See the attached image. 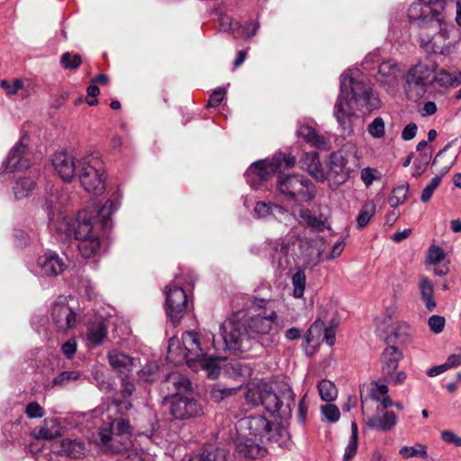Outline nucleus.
I'll list each match as a JSON object with an SVG mask.
<instances>
[{
    "mask_svg": "<svg viewBox=\"0 0 461 461\" xmlns=\"http://www.w3.org/2000/svg\"><path fill=\"white\" fill-rule=\"evenodd\" d=\"M116 207L112 201H107L97 212V220L93 223L85 214H79L74 225L73 233L77 240L98 235L97 223L104 229H109L110 216Z\"/></svg>",
    "mask_w": 461,
    "mask_h": 461,
    "instance_id": "6e6552de",
    "label": "nucleus"
},
{
    "mask_svg": "<svg viewBox=\"0 0 461 461\" xmlns=\"http://www.w3.org/2000/svg\"><path fill=\"white\" fill-rule=\"evenodd\" d=\"M348 162L345 149L333 152L330 156L328 162L330 175H335L338 177L337 183L339 184L346 182L348 177V171L347 170Z\"/></svg>",
    "mask_w": 461,
    "mask_h": 461,
    "instance_id": "5701e85b",
    "label": "nucleus"
},
{
    "mask_svg": "<svg viewBox=\"0 0 461 461\" xmlns=\"http://www.w3.org/2000/svg\"><path fill=\"white\" fill-rule=\"evenodd\" d=\"M318 391L321 400L324 402H332L338 396L336 385L330 380H321L318 384Z\"/></svg>",
    "mask_w": 461,
    "mask_h": 461,
    "instance_id": "c03bdc74",
    "label": "nucleus"
},
{
    "mask_svg": "<svg viewBox=\"0 0 461 461\" xmlns=\"http://www.w3.org/2000/svg\"><path fill=\"white\" fill-rule=\"evenodd\" d=\"M259 28L258 22L249 23L248 24L241 26L239 22H230L228 23V29L231 30L234 33L235 38L244 37L247 40L252 38Z\"/></svg>",
    "mask_w": 461,
    "mask_h": 461,
    "instance_id": "f704fd0d",
    "label": "nucleus"
},
{
    "mask_svg": "<svg viewBox=\"0 0 461 461\" xmlns=\"http://www.w3.org/2000/svg\"><path fill=\"white\" fill-rule=\"evenodd\" d=\"M35 183L30 177H23L17 180L14 186V193L17 199L28 196L34 189Z\"/></svg>",
    "mask_w": 461,
    "mask_h": 461,
    "instance_id": "a18cd8bd",
    "label": "nucleus"
},
{
    "mask_svg": "<svg viewBox=\"0 0 461 461\" xmlns=\"http://www.w3.org/2000/svg\"><path fill=\"white\" fill-rule=\"evenodd\" d=\"M354 102L340 91L334 105L333 114L344 134L350 135L354 131L357 114L354 111Z\"/></svg>",
    "mask_w": 461,
    "mask_h": 461,
    "instance_id": "f8f14e48",
    "label": "nucleus"
},
{
    "mask_svg": "<svg viewBox=\"0 0 461 461\" xmlns=\"http://www.w3.org/2000/svg\"><path fill=\"white\" fill-rule=\"evenodd\" d=\"M445 258L444 250L436 245H432L429 247L427 255V261L429 264L436 265L441 262Z\"/></svg>",
    "mask_w": 461,
    "mask_h": 461,
    "instance_id": "13d9d810",
    "label": "nucleus"
},
{
    "mask_svg": "<svg viewBox=\"0 0 461 461\" xmlns=\"http://www.w3.org/2000/svg\"><path fill=\"white\" fill-rule=\"evenodd\" d=\"M399 72L400 69L395 61H384L378 68L376 78L382 84H395L397 82Z\"/></svg>",
    "mask_w": 461,
    "mask_h": 461,
    "instance_id": "c85d7f7f",
    "label": "nucleus"
},
{
    "mask_svg": "<svg viewBox=\"0 0 461 461\" xmlns=\"http://www.w3.org/2000/svg\"><path fill=\"white\" fill-rule=\"evenodd\" d=\"M107 329L104 321L99 320L91 323L88 327L87 339L93 344H100L106 337Z\"/></svg>",
    "mask_w": 461,
    "mask_h": 461,
    "instance_id": "58836bf2",
    "label": "nucleus"
},
{
    "mask_svg": "<svg viewBox=\"0 0 461 461\" xmlns=\"http://www.w3.org/2000/svg\"><path fill=\"white\" fill-rule=\"evenodd\" d=\"M77 249L82 257L89 258L100 249L99 235L77 240Z\"/></svg>",
    "mask_w": 461,
    "mask_h": 461,
    "instance_id": "c9c22d12",
    "label": "nucleus"
},
{
    "mask_svg": "<svg viewBox=\"0 0 461 461\" xmlns=\"http://www.w3.org/2000/svg\"><path fill=\"white\" fill-rule=\"evenodd\" d=\"M398 422L397 415L391 411H380V407L376 408V413L367 417L366 423L371 429L380 432L392 430Z\"/></svg>",
    "mask_w": 461,
    "mask_h": 461,
    "instance_id": "aec40b11",
    "label": "nucleus"
},
{
    "mask_svg": "<svg viewBox=\"0 0 461 461\" xmlns=\"http://www.w3.org/2000/svg\"><path fill=\"white\" fill-rule=\"evenodd\" d=\"M203 407L198 401L180 396L171 402L170 413L176 420L195 418L203 414Z\"/></svg>",
    "mask_w": 461,
    "mask_h": 461,
    "instance_id": "2eb2a0df",
    "label": "nucleus"
},
{
    "mask_svg": "<svg viewBox=\"0 0 461 461\" xmlns=\"http://www.w3.org/2000/svg\"><path fill=\"white\" fill-rule=\"evenodd\" d=\"M360 175L361 179L366 187H369L375 180L380 178L378 171L371 167L362 169Z\"/></svg>",
    "mask_w": 461,
    "mask_h": 461,
    "instance_id": "680f3d73",
    "label": "nucleus"
},
{
    "mask_svg": "<svg viewBox=\"0 0 461 461\" xmlns=\"http://www.w3.org/2000/svg\"><path fill=\"white\" fill-rule=\"evenodd\" d=\"M441 438L446 443L452 444L456 447H461V437L457 436L452 430L441 431Z\"/></svg>",
    "mask_w": 461,
    "mask_h": 461,
    "instance_id": "774afa93",
    "label": "nucleus"
},
{
    "mask_svg": "<svg viewBox=\"0 0 461 461\" xmlns=\"http://www.w3.org/2000/svg\"><path fill=\"white\" fill-rule=\"evenodd\" d=\"M25 413L30 419L42 418L44 416L42 407L36 402H30L26 406Z\"/></svg>",
    "mask_w": 461,
    "mask_h": 461,
    "instance_id": "69168bd1",
    "label": "nucleus"
},
{
    "mask_svg": "<svg viewBox=\"0 0 461 461\" xmlns=\"http://www.w3.org/2000/svg\"><path fill=\"white\" fill-rule=\"evenodd\" d=\"M266 387L267 384H265L250 385L245 395L246 402L252 406L261 405L264 396L263 393H265Z\"/></svg>",
    "mask_w": 461,
    "mask_h": 461,
    "instance_id": "37998d69",
    "label": "nucleus"
},
{
    "mask_svg": "<svg viewBox=\"0 0 461 461\" xmlns=\"http://www.w3.org/2000/svg\"><path fill=\"white\" fill-rule=\"evenodd\" d=\"M166 311L174 325L183 318L187 307L185 292L178 285H169L165 288Z\"/></svg>",
    "mask_w": 461,
    "mask_h": 461,
    "instance_id": "9b49d317",
    "label": "nucleus"
},
{
    "mask_svg": "<svg viewBox=\"0 0 461 461\" xmlns=\"http://www.w3.org/2000/svg\"><path fill=\"white\" fill-rule=\"evenodd\" d=\"M428 323L434 333H440L445 327V318L439 315H432Z\"/></svg>",
    "mask_w": 461,
    "mask_h": 461,
    "instance_id": "338daca9",
    "label": "nucleus"
},
{
    "mask_svg": "<svg viewBox=\"0 0 461 461\" xmlns=\"http://www.w3.org/2000/svg\"><path fill=\"white\" fill-rule=\"evenodd\" d=\"M420 295L425 303L426 308L429 311H433L436 308V301L433 298L434 288L432 283L428 277H421L419 283Z\"/></svg>",
    "mask_w": 461,
    "mask_h": 461,
    "instance_id": "e433bc0d",
    "label": "nucleus"
},
{
    "mask_svg": "<svg viewBox=\"0 0 461 461\" xmlns=\"http://www.w3.org/2000/svg\"><path fill=\"white\" fill-rule=\"evenodd\" d=\"M32 435L37 439L50 440L60 436V426L57 420H44L42 425L36 428Z\"/></svg>",
    "mask_w": 461,
    "mask_h": 461,
    "instance_id": "cd10ccee",
    "label": "nucleus"
},
{
    "mask_svg": "<svg viewBox=\"0 0 461 461\" xmlns=\"http://www.w3.org/2000/svg\"><path fill=\"white\" fill-rule=\"evenodd\" d=\"M79 376L78 371H64L52 380V386H63L71 381L77 380Z\"/></svg>",
    "mask_w": 461,
    "mask_h": 461,
    "instance_id": "5fc2aeb1",
    "label": "nucleus"
},
{
    "mask_svg": "<svg viewBox=\"0 0 461 461\" xmlns=\"http://www.w3.org/2000/svg\"><path fill=\"white\" fill-rule=\"evenodd\" d=\"M102 429H111L112 433L122 436V445H131V428L129 421L125 419H115L112 423L103 427Z\"/></svg>",
    "mask_w": 461,
    "mask_h": 461,
    "instance_id": "72a5a7b5",
    "label": "nucleus"
},
{
    "mask_svg": "<svg viewBox=\"0 0 461 461\" xmlns=\"http://www.w3.org/2000/svg\"><path fill=\"white\" fill-rule=\"evenodd\" d=\"M375 212V204L374 202L369 201L366 203L357 218V225L359 228H364L367 225L371 218Z\"/></svg>",
    "mask_w": 461,
    "mask_h": 461,
    "instance_id": "49530a36",
    "label": "nucleus"
},
{
    "mask_svg": "<svg viewBox=\"0 0 461 461\" xmlns=\"http://www.w3.org/2000/svg\"><path fill=\"white\" fill-rule=\"evenodd\" d=\"M411 23L420 29V45L427 52L450 54L449 25L446 22V0H418L408 9Z\"/></svg>",
    "mask_w": 461,
    "mask_h": 461,
    "instance_id": "f257e3e1",
    "label": "nucleus"
},
{
    "mask_svg": "<svg viewBox=\"0 0 461 461\" xmlns=\"http://www.w3.org/2000/svg\"><path fill=\"white\" fill-rule=\"evenodd\" d=\"M2 88H4L7 95H15L17 92L23 87V83L21 79H14L13 82L8 80H2L0 83Z\"/></svg>",
    "mask_w": 461,
    "mask_h": 461,
    "instance_id": "052dcab7",
    "label": "nucleus"
},
{
    "mask_svg": "<svg viewBox=\"0 0 461 461\" xmlns=\"http://www.w3.org/2000/svg\"><path fill=\"white\" fill-rule=\"evenodd\" d=\"M225 357H206V356L203 357V360L196 361V364H199L204 370L207 372V375L215 379L218 377L221 372L220 362L223 361Z\"/></svg>",
    "mask_w": 461,
    "mask_h": 461,
    "instance_id": "ea45409f",
    "label": "nucleus"
},
{
    "mask_svg": "<svg viewBox=\"0 0 461 461\" xmlns=\"http://www.w3.org/2000/svg\"><path fill=\"white\" fill-rule=\"evenodd\" d=\"M432 83L438 84L444 88L456 87L461 84V72L450 73L445 69H440L431 76Z\"/></svg>",
    "mask_w": 461,
    "mask_h": 461,
    "instance_id": "2f4dec72",
    "label": "nucleus"
},
{
    "mask_svg": "<svg viewBox=\"0 0 461 461\" xmlns=\"http://www.w3.org/2000/svg\"><path fill=\"white\" fill-rule=\"evenodd\" d=\"M440 183H441L440 176H437L433 177L430 180L429 184L422 190L421 195H420V200L423 203L429 202L430 200L434 191L438 187Z\"/></svg>",
    "mask_w": 461,
    "mask_h": 461,
    "instance_id": "4d7b16f0",
    "label": "nucleus"
},
{
    "mask_svg": "<svg viewBox=\"0 0 461 461\" xmlns=\"http://www.w3.org/2000/svg\"><path fill=\"white\" fill-rule=\"evenodd\" d=\"M409 184L404 182L397 185L392 190V194L388 198V203L393 208H396L403 204L408 199Z\"/></svg>",
    "mask_w": 461,
    "mask_h": 461,
    "instance_id": "a19ab883",
    "label": "nucleus"
},
{
    "mask_svg": "<svg viewBox=\"0 0 461 461\" xmlns=\"http://www.w3.org/2000/svg\"><path fill=\"white\" fill-rule=\"evenodd\" d=\"M292 283L294 286V295L296 298H301L303 295L305 284H306V276L303 271L299 270L294 274L292 277Z\"/></svg>",
    "mask_w": 461,
    "mask_h": 461,
    "instance_id": "3c124183",
    "label": "nucleus"
},
{
    "mask_svg": "<svg viewBox=\"0 0 461 461\" xmlns=\"http://www.w3.org/2000/svg\"><path fill=\"white\" fill-rule=\"evenodd\" d=\"M37 267L42 276H56L67 268V260L57 253L48 252L39 257Z\"/></svg>",
    "mask_w": 461,
    "mask_h": 461,
    "instance_id": "f3484780",
    "label": "nucleus"
},
{
    "mask_svg": "<svg viewBox=\"0 0 461 461\" xmlns=\"http://www.w3.org/2000/svg\"><path fill=\"white\" fill-rule=\"evenodd\" d=\"M281 207L272 203H267L265 202H259L256 204L254 212L258 217H266L273 212V210L281 211Z\"/></svg>",
    "mask_w": 461,
    "mask_h": 461,
    "instance_id": "bf43d9fd",
    "label": "nucleus"
},
{
    "mask_svg": "<svg viewBox=\"0 0 461 461\" xmlns=\"http://www.w3.org/2000/svg\"><path fill=\"white\" fill-rule=\"evenodd\" d=\"M237 431L242 432L261 441L271 439L272 424L263 415L249 416L237 422Z\"/></svg>",
    "mask_w": 461,
    "mask_h": 461,
    "instance_id": "ddd939ff",
    "label": "nucleus"
},
{
    "mask_svg": "<svg viewBox=\"0 0 461 461\" xmlns=\"http://www.w3.org/2000/svg\"><path fill=\"white\" fill-rule=\"evenodd\" d=\"M238 436L235 439L236 450L245 457L258 458L264 455L265 450L261 448L260 443L263 441L253 437L244 435L237 431Z\"/></svg>",
    "mask_w": 461,
    "mask_h": 461,
    "instance_id": "412c9836",
    "label": "nucleus"
},
{
    "mask_svg": "<svg viewBox=\"0 0 461 461\" xmlns=\"http://www.w3.org/2000/svg\"><path fill=\"white\" fill-rule=\"evenodd\" d=\"M50 228L55 229L59 233H65L66 235L69 236L72 232L70 223L62 213H59L57 219L50 217Z\"/></svg>",
    "mask_w": 461,
    "mask_h": 461,
    "instance_id": "8fccbe9b",
    "label": "nucleus"
},
{
    "mask_svg": "<svg viewBox=\"0 0 461 461\" xmlns=\"http://www.w3.org/2000/svg\"><path fill=\"white\" fill-rule=\"evenodd\" d=\"M295 164V158L291 156L279 155L274 158L271 161H258L253 164L252 167L257 171L258 176L261 179H267V176L279 170L283 165L285 167H293Z\"/></svg>",
    "mask_w": 461,
    "mask_h": 461,
    "instance_id": "6ab92c4d",
    "label": "nucleus"
},
{
    "mask_svg": "<svg viewBox=\"0 0 461 461\" xmlns=\"http://www.w3.org/2000/svg\"><path fill=\"white\" fill-rule=\"evenodd\" d=\"M298 135L312 147L323 150L330 149L329 141L325 137L318 134L317 131L310 126L301 127L298 131Z\"/></svg>",
    "mask_w": 461,
    "mask_h": 461,
    "instance_id": "473e14b6",
    "label": "nucleus"
},
{
    "mask_svg": "<svg viewBox=\"0 0 461 461\" xmlns=\"http://www.w3.org/2000/svg\"><path fill=\"white\" fill-rule=\"evenodd\" d=\"M60 64L65 69L75 70L82 64V58L79 54L67 51L61 55Z\"/></svg>",
    "mask_w": 461,
    "mask_h": 461,
    "instance_id": "09e8293b",
    "label": "nucleus"
},
{
    "mask_svg": "<svg viewBox=\"0 0 461 461\" xmlns=\"http://www.w3.org/2000/svg\"><path fill=\"white\" fill-rule=\"evenodd\" d=\"M77 176L86 192L95 194L104 192L106 176L104 163L97 156L88 154L77 162Z\"/></svg>",
    "mask_w": 461,
    "mask_h": 461,
    "instance_id": "f03ea898",
    "label": "nucleus"
},
{
    "mask_svg": "<svg viewBox=\"0 0 461 461\" xmlns=\"http://www.w3.org/2000/svg\"><path fill=\"white\" fill-rule=\"evenodd\" d=\"M204 356H206V347L201 340L200 335L194 330L183 333L182 346L174 345L173 342L168 345V357L176 362L185 360L189 366H193L196 361L203 360Z\"/></svg>",
    "mask_w": 461,
    "mask_h": 461,
    "instance_id": "7ed1b4c3",
    "label": "nucleus"
},
{
    "mask_svg": "<svg viewBox=\"0 0 461 461\" xmlns=\"http://www.w3.org/2000/svg\"><path fill=\"white\" fill-rule=\"evenodd\" d=\"M402 358L401 350L394 347L385 348L381 355L382 375L384 381H390Z\"/></svg>",
    "mask_w": 461,
    "mask_h": 461,
    "instance_id": "4be33fe9",
    "label": "nucleus"
},
{
    "mask_svg": "<svg viewBox=\"0 0 461 461\" xmlns=\"http://www.w3.org/2000/svg\"><path fill=\"white\" fill-rule=\"evenodd\" d=\"M400 454L404 458L412 456H420L423 458L428 457L427 447L422 444H416L413 447H403L400 449Z\"/></svg>",
    "mask_w": 461,
    "mask_h": 461,
    "instance_id": "603ef678",
    "label": "nucleus"
},
{
    "mask_svg": "<svg viewBox=\"0 0 461 461\" xmlns=\"http://www.w3.org/2000/svg\"><path fill=\"white\" fill-rule=\"evenodd\" d=\"M226 95V89L224 87H219L213 91L210 95L207 107H217L222 102Z\"/></svg>",
    "mask_w": 461,
    "mask_h": 461,
    "instance_id": "0e129e2a",
    "label": "nucleus"
},
{
    "mask_svg": "<svg viewBox=\"0 0 461 461\" xmlns=\"http://www.w3.org/2000/svg\"><path fill=\"white\" fill-rule=\"evenodd\" d=\"M52 165L59 176L66 182H70L77 172L75 158L68 152H57L52 158Z\"/></svg>",
    "mask_w": 461,
    "mask_h": 461,
    "instance_id": "a211bd4d",
    "label": "nucleus"
},
{
    "mask_svg": "<svg viewBox=\"0 0 461 461\" xmlns=\"http://www.w3.org/2000/svg\"><path fill=\"white\" fill-rule=\"evenodd\" d=\"M160 391L165 398H177L191 391V383L182 374L173 372L162 381Z\"/></svg>",
    "mask_w": 461,
    "mask_h": 461,
    "instance_id": "dca6fc26",
    "label": "nucleus"
},
{
    "mask_svg": "<svg viewBox=\"0 0 461 461\" xmlns=\"http://www.w3.org/2000/svg\"><path fill=\"white\" fill-rule=\"evenodd\" d=\"M413 330L405 321L394 322L387 336L388 341H398L399 343H408L411 340Z\"/></svg>",
    "mask_w": 461,
    "mask_h": 461,
    "instance_id": "bb28decb",
    "label": "nucleus"
},
{
    "mask_svg": "<svg viewBox=\"0 0 461 461\" xmlns=\"http://www.w3.org/2000/svg\"><path fill=\"white\" fill-rule=\"evenodd\" d=\"M368 133L375 139H381L385 134V125L382 117H375L367 127Z\"/></svg>",
    "mask_w": 461,
    "mask_h": 461,
    "instance_id": "864d4df0",
    "label": "nucleus"
},
{
    "mask_svg": "<svg viewBox=\"0 0 461 461\" xmlns=\"http://www.w3.org/2000/svg\"><path fill=\"white\" fill-rule=\"evenodd\" d=\"M236 393V388H228L220 384H215L210 391V397L215 402H220L225 398L234 395Z\"/></svg>",
    "mask_w": 461,
    "mask_h": 461,
    "instance_id": "de8ad7c7",
    "label": "nucleus"
},
{
    "mask_svg": "<svg viewBox=\"0 0 461 461\" xmlns=\"http://www.w3.org/2000/svg\"><path fill=\"white\" fill-rule=\"evenodd\" d=\"M108 361L112 368L122 374L128 373L133 366V358L116 349L108 353Z\"/></svg>",
    "mask_w": 461,
    "mask_h": 461,
    "instance_id": "c756f323",
    "label": "nucleus"
},
{
    "mask_svg": "<svg viewBox=\"0 0 461 461\" xmlns=\"http://www.w3.org/2000/svg\"><path fill=\"white\" fill-rule=\"evenodd\" d=\"M248 328L252 339L270 336L262 342L264 347H269L274 341L271 332L277 331V314L275 311L258 312L249 319Z\"/></svg>",
    "mask_w": 461,
    "mask_h": 461,
    "instance_id": "9d476101",
    "label": "nucleus"
},
{
    "mask_svg": "<svg viewBox=\"0 0 461 461\" xmlns=\"http://www.w3.org/2000/svg\"><path fill=\"white\" fill-rule=\"evenodd\" d=\"M301 167L319 181H324L326 178L317 152L305 153L301 160Z\"/></svg>",
    "mask_w": 461,
    "mask_h": 461,
    "instance_id": "a878e982",
    "label": "nucleus"
},
{
    "mask_svg": "<svg viewBox=\"0 0 461 461\" xmlns=\"http://www.w3.org/2000/svg\"><path fill=\"white\" fill-rule=\"evenodd\" d=\"M190 461H226V451L223 448L210 446Z\"/></svg>",
    "mask_w": 461,
    "mask_h": 461,
    "instance_id": "4c0bfd02",
    "label": "nucleus"
},
{
    "mask_svg": "<svg viewBox=\"0 0 461 461\" xmlns=\"http://www.w3.org/2000/svg\"><path fill=\"white\" fill-rule=\"evenodd\" d=\"M321 411L323 417L330 422H336L339 420L340 412L335 404L329 403L322 405Z\"/></svg>",
    "mask_w": 461,
    "mask_h": 461,
    "instance_id": "6e6d98bb",
    "label": "nucleus"
},
{
    "mask_svg": "<svg viewBox=\"0 0 461 461\" xmlns=\"http://www.w3.org/2000/svg\"><path fill=\"white\" fill-rule=\"evenodd\" d=\"M108 429H100L98 436L102 444V447L105 451L112 453H121L128 449L131 445H122V436L116 435L111 432Z\"/></svg>",
    "mask_w": 461,
    "mask_h": 461,
    "instance_id": "393cba45",
    "label": "nucleus"
},
{
    "mask_svg": "<svg viewBox=\"0 0 461 461\" xmlns=\"http://www.w3.org/2000/svg\"><path fill=\"white\" fill-rule=\"evenodd\" d=\"M340 91L349 97L357 106H366L369 110L379 107V100L367 82L354 78L349 72L340 77Z\"/></svg>",
    "mask_w": 461,
    "mask_h": 461,
    "instance_id": "20e7f679",
    "label": "nucleus"
},
{
    "mask_svg": "<svg viewBox=\"0 0 461 461\" xmlns=\"http://www.w3.org/2000/svg\"><path fill=\"white\" fill-rule=\"evenodd\" d=\"M263 395L261 405H263L268 412L277 414L282 419H286L291 416L295 395L290 387L285 385L279 388L277 392H274L267 384Z\"/></svg>",
    "mask_w": 461,
    "mask_h": 461,
    "instance_id": "0eeeda50",
    "label": "nucleus"
},
{
    "mask_svg": "<svg viewBox=\"0 0 461 461\" xmlns=\"http://www.w3.org/2000/svg\"><path fill=\"white\" fill-rule=\"evenodd\" d=\"M300 223L305 225L314 231H323L328 228L327 218L320 215L316 217L309 209L303 208L299 212Z\"/></svg>",
    "mask_w": 461,
    "mask_h": 461,
    "instance_id": "7c9ffc66",
    "label": "nucleus"
},
{
    "mask_svg": "<svg viewBox=\"0 0 461 461\" xmlns=\"http://www.w3.org/2000/svg\"><path fill=\"white\" fill-rule=\"evenodd\" d=\"M370 396L375 401H379L380 398L387 394L388 386L385 384L375 382L371 384Z\"/></svg>",
    "mask_w": 461,
    "mask_h": 461,
    "instance_id": "e2e57ef3",
    "label": "nucleus"
},
{
    "mask_svg": "<svg viewBox=\"0 0 461 461\" xmlns=\"http://www.w3.org/2000/svg\"><path fill=\"white\" fill-rule=\"evenodd\" d=\"M27 156V146L23 143H17L10 151L5 162V167L7 171L25 169L29 167Z\"/></svg>",
    "mask_w": 461,
    "mask_h": 461,
    "instance_id": "b1692460",
    "label": "nucleus"
},
{
    "mask_svg": "<svg viewBox=\"0 0 461 461\" xmlns=\"http://www.w3.org/2000/svg\"><path fill=\"white\" fill-rule=\"evenodd\" d=\"M59 452L73 458H78L84 453V446L76 440L65 438L60 441Z\"/></svg>",
    "mask_w": 461,
    "mask_h": 461,
    "instance_id": "79ce46f5",
    "label": "nucleus"
},
{
    "mask_svg": "<svg viewBox=\"0 0 461 461\" xmlns=\"http://www.w3.org/2000/svg\"><path fill=\"white\" fill-rule=\"evenodd\" d=\"M276 187L285 199L296 203H307L315 197L314 185L302 175L294 174L282 177Z\"/></svg>",
    "mask_w": 461,
    "mask_h": 461,
    "instance_id": "423d86ee",
    "label": "nucleus"
},
{
    "mask_svg": "<svg viewBox=\"0 0 461 461\" xmlns=\"http://www.w3.org/2000/svg\"><path fill=\"white\" fill-rule=\"evenodd\" d=\"M435 69L434 64L420 62L408 70L405 75L404 91L410 100L418 101L424 96L432 84L431 76Z\"/></svg>",
    "mask_w": 461,
    "mask_h": 461,
    "instance_id": "39448f33",
    "label": "nucleus"
},
{
    "mask_svg": "<svg viewBox=\"0 0 461 461\" xmlns=\"http://www.w3.org/2000/svg\"><path fill=\"white\" fill-rule=\"evenodd\" d=\"M51 318L57 329L60 331H67L75 327L77 323V313L69 304L67 297H59L53 303Z\"/></svg>",
    "mask_w": 461,
    "mask_h": 461,
    "instance_id": "4468645a",
    "label": "nucleus"
},
{
    "mask_svg": "<svg viewBox=\"0 0 461 461\" xmlns=\"http://www.w3.org/2000/svg\"><path fill=\"white\" fill-rule=\"evenodd\" d=\"M225 347L230 350L247 352L252 348V337L248 325L229 321L221 326Z\"/></svg>",
    "mask_w": 461,
    "mask_h": 461,
    "instance_id": "1a4fd4ad",
    "label": "nucleus"
}]
</instances>
